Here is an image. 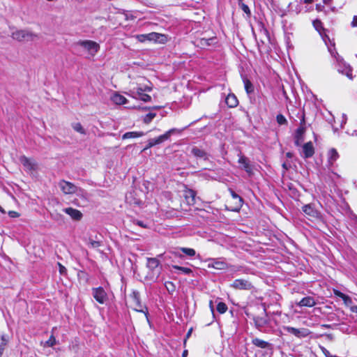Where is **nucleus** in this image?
<instances>
[{"mask_svg":"<svg viewBox=\"0 0 357 357\" xmlns=\"http://www.w3.org/2000/svg\"><path fill=\"white\" fill-rule=\"evenodd\" d=\"M152 88L142 89L130 87L127 94L135 99H139L143 102H147L151 100V97L149 95L144 93V92H150Z\"/></svg>","mask_w":357,"mask_h":357,"instance_id":"nucleus-1","label":"nucleus"},{"mask_svg":"<svg viewBox=\"0 0 357 357\" xmlns=\"http://www.w3.org/2000/svg\"><path fill=\"white\" fill-rule=\"evenodd\" d=\"M129 298L132 307L137 312H143L148 320V310L146 307L142 305L139 293L136 290H133L130 294Z\"/></svg>","mask_w":357,"mask_h":357,"instance_id":"nucleus-2","label":"nucleus"},{"mask_svg":"<svg viewBox=\"0 0 357 357\" xmlns=\"http://www.w3.org/2000/svg\"><path fill=\"white\" fill-rule=\"evenodd\" d=\"M77 45L92 56H95L100 48L98 43L90 40H80L77 43Z\"/></svg>","mask_w":357,"mask_h":357,"instance_id":"nucleus-3","label":"nucleus"},{"mask_svg":"<svg viewBox=\"0 0 357 357\" xmlns=\"http://www.w3.org/2000/svg\"><path fill=\"white\" fill-rule=\"evenodd\" d=\"M58 186L59 187L62 192L65 195L78 194V192L81 190L73 183L66 181L65 180H61L58 183Z\"/></svg>","mask_w":357,"mask_h":357,"instance_id":"nucleus-4","label":"nucleus"},{"mask_svg":"<svg viewBox=\"0 0 357 357\" xmlns=\"http://www.w3.org/2000/svg\"><path fill=\"white\" fill-rule=\"evenodd\" d=\"M12 37L13 39L23 41V40H33L36 36L26 30H17L12 33Z\"/></svg>","mask_w":357,"mask_h":357,"instance_id":"nucleus-5","label":"nucleus"},{"mask_svg":"<svg viewBox=\"0 0 357 357\" xmlns=\"http://www.w3.org/2000/svg\"><path fill=\"white\" fill-rule=\"evenodd\" d=\"M92 294L97 302L100 304L105 303L108 300V296L102 287L93 288Z\"/></svg>","mask_w":357,"mask_h":357,"instance_id":"nucleus-6","label":"nucleus"},{"mask_svg":"<svg viewBox=\"0 0 357 357\" xmlns=\"http://www.w3.org/2000/svg\"><path fill=\"white\" fill-rule=\"evenodd\" d=\"M231 287L236 289H244L249 290L252 288V285L250 282L247 280L243 279H236L235 280L232 284H231Z\"/></svg>","mask_w":357,"mask_h":357,"instance_id":"nucleus-7","label":"nucleus"},{"mask_svg":"<svg viewBox=\"0 0 357 357\" xmlns=\"http://www.w3.org/2000/svg\"><path fill=\"white\" fill-rule=\"evenodd\" d=\"M178 131V130L177 129L172 128V129H170L168 131H167L165 134L160 135L158 137L152 138L151 139L153 142L154 146L162 144L164 142L168 140L172 134H174Z\"/></svg>","mask_w":357,"mask_h":357,"instance_id":"nucleus-8","label":"nucleus"},{"mask_svg":"<svg viewBox=\"0 0 357 357\" xmlns=\"http://www.w3.org/2000/svg\"><path fill=\"white\" fill-rule=\"evenodd\" d=\"M337 70L339 73L345 75L349 79H353L352 68L349 64L344 62H340L338 63Z\"/></svg>","mask_w":357,"mask_h":357,"instance_id":"nucleus-9","label":"nucleus"},{"mask_svg":"<svg viewBox=\"0 0 357 357\" xmlns=\"http://www.w3.org/2000/svg\"><path fill=\"white\" fill-rule=\"evenodd\" d=\"M238 162L241 166V168L243 169L249 175L252 174V168L250 164L249 160L246 157L239 155Z\"/></svg>","mask_w":357,"mask_h":357,"instance_id":"nucleus-10","label":"nucleus"},{"mask_svg":"<svg viewBox=\"0 0 357 357\" xmlns=\"http://www.w3.org/2000/svg\"><path fill=\"white\" fill-rule=\"evenodd\" d=\"M303 211L308 216L319 219L321 218L320 213L314 209L311 204H306L303 206Z\"/></svg>","mask_w":357,"mask_h":357,"instance_id":"nucleus-11","label":"nucleus"},{"mask_svg":"<svg viewBox=\"0 0 357 357\" xmlns=\"http://www.w3.org/2000/svg\"><path fill=\"white\" fill-rule=\"evenodd\" d=\"M209 261L211 263L208 264V268H213L218 270H225L227 268V263L222 260L211 259Z\"/></svg>","mask_w":357,"mask_h":357,"instance_id":"nucleus-12","label":"nucleus"},{"mask_svg":"<svg viewBox=\"0 0 357 357\" xmlns=\"http://www.w3.org/2000/svg\"><path fill=\"white\" fill-rule=\"evenodd\" d=\"M20 161L28 170H34L37 167V165L33 160L26 158V156H21Z\"/></svg>","mask_w":357,"mask_h":357,"instance_id":"nucleus-13","label":"nucleus"},{"mask_svg":"<svg viewBox=\"0 0 357 357\" xmlns=\"http://www.w3.org/2000/svg\"><path fill=\"white\" fill-rule=\"evenodd\" d=\"M63 211L70 215L75 220H79L82 218V213L77 209L68 207L63 209Z\"/></svg>","mask_w":357,"mask_h":357,"instance_id":"nucleus-14","label":"nucleus"},{"mask_svg":"<svg viewBox=\"0 0 357 357\" xmlns=\"http://www.w3.org/2000/svg\"><path fill=\"white\" fill-rule=\"evenodd\" d=\"M191 153L197 158H202L204 160L208 159V154L203 149H201L197 146H194L191 149Z\"/></svg>","mask_w":357,"mask_h":357,"instance_id":"nucleus-15","label":"nucleus"},{"mask_svg":"<svg viewBox=\"0 0 357 357\" xmlns=\"http://www.w3.org/2000/svg\"><path fill=\"white\" fill-rule=\"evenodd\" d=\"M317 304L315 299L312 296H306L302 298L297 305L300 307H313Z\"/></svg>","mask_w":357,"mask_h":357,"instance_id":"nucleus-16","label":"nucleus"},{"mask_svg":"<svg viewBox=\"0 0 357 357\" xmlns=\"http://www.w3.org/2000/svg\"><path fill=\"white\" fill-rule=\"evenodd\" d=\"M184 197L189 205H194L195 204L196 193L191 189H187L184 191Z\"/></svg>","mask_w":357,"mask_h":357,"instance_id":"nucleus-17","label":"nucleus"},{"mask_svg":"<svg viewBox=\"0 0 357 357\" xmlns=\"http://www.w3.org/2000/svg\"><path fill=\"white\" fill-rule=\"evenodd\" d=\"M303 156L305 158H310L314 153V146L311 142L305 143L303 146Z\"/></svg>","mask_w":357,"mask_h":357,"instance_id":"nucleus-18","label":"nucleus"},{"mask_svg":"<svg viewBox=\"0 0 357 357\" xmlns=\"http://www.w3.org/2000/svg\"><path fill=\"white\" fill-rule=\"evenodd\" d=\"M137 40L140 42H144L145 40H156L159 38V34L156 33H151L149 34H141L136 36Z\"/></svg>","mask_w":357,"mask_h":357,"instance_id":"nucleus-19","label":"nucleus"},{"mask_svg":"<svg viewBox=\"0 0 357 357\" xmlns=\"http://www.w3.org/2000/svg\"><path fill=\"white\" fill-rule=\"evenodd\" d=\"M144 79L143 77L138 78L135 82L132 81L130 82V87L131 88H152L151 86L144 84Z\"/></svg>","mask_w":357,"mask_h":357,"instance_id":"nucleus-20","label":"nucleus"},{"mask_svg":"<svg viewBox=\"0 0 357 357\" xmlns=\"http://www.w3.org/2000/svg\"><path fill=\"white\" fill-rule=\"evenodd\" d=\"M111 99L116 105H124L128 102L126 98L118 93H114Z\"/></svg>","mask_w":357,"mask_h":357,"instance_id":"nucleus-21","label":"nucleus"},{"mask_svg":"<svg viewBox=\"0 0 357 357\" xmlns=\"http://www.w3.org/2000/svg\"><path fill=\"white\" fill-rule=\"evenodd\" d=\"M259 32H260V34L261 35V42L262 43H265L266 41H268L269 42L270 41V36H269V33L268 31V30L264 27V24L262 23H260L259 24Z\"/></svg>","mask_w":357,"mask_h":357,"instance_id":"nucleus-22","label":"nucleus"},{"mask_svg":"<svg viewBox=\"0 0 357 357\" xmlns=\"http://www.w3.org/2000/svg\"><path fill=\"white\" fill-rule=\"evenodd\" d=\"M225 102L229 107H235L238 103V100L234 94H229L226 97Z\"/></svg>","mask_w":357,"mask_h":357,"instance_id":"nucleus-23","label":"nucleus"},{"mask_svg":"<svg viewBox=\"0 0 357 357\" xmlns=\"http://www.w3.org/2000/svg\"><path fill=\"white\" fill-rule=\"evenodd\" d=\"M328 163L330 164V165H333L334 162H335L337 160V158H339V154H338L337 151H336V149H331L328 151Z\"/></svg>","mask_w":357,"mask_h":357,"instance_id":"nucleus-24","label":"nucleus"},{"mask_svg":"<svg viewBox=\"0 0 357 357\" xmlns=\"http://www.w3.org/2000/svg\"><path fill=\"white\" fill-rule=\"evenodd\" d=\"M144 135V133L143 132H137V131H132V132H127L125 134L123 135L122 139H130V138H137L140 137Z\"/></svg>","mask_w":357,"mask_h":357,"instance_id":"nucleus-25","label":"nucleus"},{"mask_svg":"<svg viewBox=\"0 0 357 357\" xmlns=\"http://www.w3.org/2000/svg\"><path fill=\"white\" fill-rule=\"evenodd\" d=\"M252 342L255 346L261 349H265L270 346L268 342L259 338H254Z\"/></svg>","mask_w":357,"mask_h":357,"instance_id":"nucleus-26","label":"nucleus"},{"mask_svg":"<svg viewBox=\"0 0 357 357\" xmlns=\"http://www.w3.org/2000/svg\"><path fill=\"white\" fill-rule=\"evenodd\" d=\"M147 267L153 271L160 265V261L156 258H148L147 259Z\"/></svg>","mask_w":357,"mask_h":357,"instance_id":"nucleus-27","label":"nucleus"},{"mask_svg":"<svg viewBox=\"0 0 357 357\" xmlns=\"http://www.w3.org/2000/svg\"><path fill=\"white\" fill-rule=\"evenodd\" d=\"M215 38H202L199 40V45H201L202 47H206L211 45H213L215 43Z\"/></svg>","mask_w":357,"mask_h":357,"instance_id":"nucleus-28","label":"nucleus"},{"mask_svg":"<svg viewBox=\"0 0 357 357\" xmlns=\"http://www.w3.org/2000/svg\"><path fill=\"white\" fill-rule=\"evenodd\" d=\"M243 83L246 93L248 94L252 93L254 91V87L252 82L249 79L245 78L243 79Z\"/></svg>","mask_w":357,"mask_h":357,"instance_id":"nucleus-29","label":"nucleus"},{"mask_svg":"<svg viewBox=\"0 0 357 357\" xmlns=\"http://www.w3.org/2000/svg\"><path fill=\"white\" fill-rule=\"evenodd\" d=\"M172 268L174 269L180 271L182 273H183L185 275H189L192 272V270L188 267H183V266H179L177 265H173Z\"/></svg>","mask_w":357,"mask_h":357,"instance_id":"nucleus-30","label":"nucleus"},{"mask_svg":"<svg viewBox=\"0 0 357 357\" xmlns=\"http://www.w3.org/2000/svg\"><path fill=\"white\" fill-rule=\"evenodd\" d=\"M72 127L76 132L82 135L86 134V130L83 128L80 123H73Z\"/></svg>","mask_w":357,"mask_h":357,"instance_id":"nucleus-31","label":"nucleus"},{"mask_svg":"<svg viewBox=\"0 0 357 357\" xmlns=\"http://www.w3.org/2000/svg\"><path fill=\"white\" fill-rule=\"evenodd\" d=\"M227 310V305L223 302H219L217 305V311L220 313L223 314L226 312Z\"/></svg>","mask_w":357,"mask_h":357,"instance_id":"nucleus-32","label":"nucleus"},{"mask_svg":"<svg viewBox=\"0 0 357 357\" xmlns=\"http://www.w3.org/2000/svg\"><path fill=\"white\" fill-rule=\"evenodd\" d=\"M313 26L314 29L320 33L321 34V31L324 30V27L322 26V22L319 20H316L313 21Z\"/></svg>","mask_w":357,"mask_h":357,"instance_id":"nucleus-33","label":"nucleus"},{"mask_svg":"<svg viewBox=\"0 0 357 357\" xmlns=\"http://www.w3.org/2000/svg\"><path fill=\"white\" fill-rule=\"evenodd\" d=\"M181 250L188 256L194 257L196 255V252L192 248H181Z\"/></svg>","mask_w":357,"mask_h":357,"instance_id":"nucleus-34","label":"nucleus"},{"mask_svg":"<svg viewBox=\"0 0 357 357\" xmlns=\"http://www.w3.org/2000/svg\"><path fill=\"white\" fill-rule=\"evenodd\" d=\"M284 329L287 331L288 333H290L291 334H294L296 336L300 335V331L296 328L290 327V326H286L284 328Z\"/></svg>","mask_w":357,"mask_h":357,"instance_id":"nucleus-35","label":"nucleus"},{"mask_svg":"<svg viewBox=\"0 0 357 357\" xmlns=\"http://www.w3.org/2000/svg\"><path fill=\"white\" fill-rule=\"evenodd\" d=\"M155 116H156L155 113H152V112L149 113L144 117V119H143L144 123L149 124L155 117Z\"/></svg>","mask_w":357,"mask_h":357,"instance_id":"nucleus-36","label":"nucleus"},{"mask_svg":"<svg viewBox=\"0 0 357 357\" xmlns=\"http://www.w3.org/2000/svg\"><path fill=\"white\" fill-rule=\"evenodd\" d=\"M56 344V338L54 337V335H51L49 340L45 342V347H53Z\"/></svg>","mask_w":357,"mask_h":357,"instance_id":"nucleus-37","label":"nucleus"},{"mask_svg":"<svg viewBox=\"0 0 357 357\" xmlns=\"http://www.w3.org/2000/svg\"><path fill=\"white\" fill-rule=\"evenodd\" d=\"M165 286L169 293L172 294L173 292H174L176 288L174 284L172 282H165Z\"/></svg>","mask_w":357,"mask_h":357,"instance_id":"nucleus-38","label":"nucleus"},{"mask_svg":"<svg viewBox=\"0 0 357 357\" xmlns=\"http://www.w3.org/2000/svg\"><path fill=\"white\" fill-rule=\"evenodd\" d=\"M276 120L279 125H284L287 122L286 118L282 114H278Z\"/></svg>","mask_w":357,"mask_h":357,"instance_id":"nucleus-39","label":"nucleus"},{"mask_svg":"<svg viewBox=\"0 0 357 357\" xmlns=\"http://www.w3.org/2000/svg\"><path fill=\"white\" fill-rule=\"evenodd\" d=\"M305 128L303 126H301L296 130V137L297 138V141H298L300 137L302 136V135L304 133ZM296 144H298V142H296Z\"/></svg>","mask_w":357,"mask_h":357,"instance_id":"nucleus-40","label":"nucleus"},{"mask_svg":"<svg viewBox=\"0 0 357 357\" xmlns=\"http://www.w3.org/2000/svg\"><path fill=\"white\" fill-rule=\"evenodd\" d=\"M255 321L258 328L263 327L266 324V320L262 318H256Z\"/></svg>","mask_w":357,"mask_h":357,"instance_id":"nucleus-41","label":"nucleus"},{"mask_svg":"<svg viewBox=\"0 0 357 357\" xmlns=\"http://www.w3.org/2000/svg\"><path fill=\"white\" fill-rule=\"evenodd\" d=\"M316 10L318 12H324L326 15L328 14V10H326V9H325L324 6L320 3L316 5Z\"/></svg>","mask_w":357,"mask_h":357,"instance_id":"nucleus-42","label":"nucleus"},{"mask_svg":"<svg viewBox=\"0 0 357 357\" xmlns=\"http://www.w3.org/2000/svg\"><path fill=\"white\" fill-rule=\"evenodd\" d=\"M342 300H343V301H344V303L346 305H347V306L351 305V303H352V300H351V298L349 296H347V295H346V294H345V295L344 296V297L342 298Z\"/></svg>","mask_w":357,"mask_h":357,"instance_id":"nucleus-43","label":"nucleus"},{"mask_svg":"<svg viewBox=\"0 0 357 357\" xmlns=\"http://www.w3.org/2000/svg\"><path fill=\"white\" fill-rule=\"evenodd\" d=\"M241 9L243 10V11L245 13H246L248 15H250V10L249 7L247 5H245L244 3H241Z\"/></svg>","mask_w":357,"mask_h":357,"instance_id":"nucleus-44","label":"nucleus"},{"mask_svg":"<svg viewBox=\"0 0 357 357\" xmlns=\"http://www.w3.org/2000/svg\"><path fill=\"white\" fill-rule=\"evenodd\" d=\"M89 244L92 247V248H98L100 245V243L99 241H93V240H90L89 241Z\"/></svg>","mask_w":357,"mask_h":357,"instance_id":"nucleus-45","label":"nucleus"},{"mask_svg":"<svg viewBox=\"0 0 357 357\" xmlns=\"http://www.w3.org/2000/svg\"><path fill=\"white\" fill-rule=\"evenodd\" d=\"M58 266H59V273L61 274V275H64L66 273V268L65 266H63L60 263H58Z\"/></svg>","mask_w":357,"mask_h":357,"instance_id":"nucleus-46","label":"nucleus"},{"mask_svg":"<svg viewBox=\"0 0 357 357\" xmlns=\"http://www.w3.org/2000/svg\"><path fill=\"white\" fill-rule=\"evenodd\" d=\"M8 215L10 218H17L20 216V214L17 211H10L8 212Z\"/></svg>","mask_w":357,"mask_h":357,"instance_id":"nucleus-47","label":"nucleus"},{"mask_svg":"<svg viewBox=\"0 0 357 357\" xmlns=\"http://www.w3.org/2000/svg\"><path fill=\"white\" fill-rule=\"evenodd\" d=\"M333 293L335 296L341 298L342 299L344 297V296L345 295L344 294L342 293L341 291H340L339 290H337V289H333Z\"/></svg>","mask_w":357,"mask_h":357,"instance_id":"nucleus-48","label":"nucleus"},{"mask_svg":"<svg viewBox=\"0 0 357 357\" xmlns=\"http://www.w3.org/2000/svg\"><path fill=\"white\" fill-rule=\"evenodd\" d=\"M154 146L153 142L151 139H149L147 142L146 146L144 149V150H146L148 149H150L151 147Z\"/></svg>","mask_w":357,"mask_h":357,"instance_id":"nucleus-49","label":"nucleus"},{"mask_svg":"<svg viewBox=\"0 0 357 357\" xmlns=\"http://www.w3.org/2000/svg\"><path fill=\"white\" fill-rule=\"evenodd\" d=\"M0 341H3V344L6 345L8 342V338H7L6 335H1L0 337Z\"/></svg>","mask_w":357,"mask_h":357,"instance_id":"nucleus-50","label":"nucleus"},{"mask_svg":"<svg viewBox=\"0 0 357 357\" xmlns=\"http://www.w3.org/2000/svg\"><path fill=\"white\" fill-rule=\"evenodd\" d=\"M351 25L352 27H356L357 26V15H354L353 17V20L351 23Z\"/></svg>","mask_w":357,"mask_h":357,"instance_id":"nucleus-51","label":"nucleus"},{"mask_svg":"<svg viewBox=\"0 0 357 357\" xmlns=\"http://www.w3.org/2000/svg\"><path fill=\"white\" fill-rule=\"evenodd\" d=\"M231 195L234 199H238L239 202H242V199L238 195H236L235 192H232Z\"/></svg>","mask_w":357,"mask_h":357,"instance_id":"nucleus-52","label":"nucleus"},{"mask_svg":"<svg viewBox=\"0 0 357 357\" xmlns=\"http://www.w3.org/2000/svg\"><path fill=\"white\" fill-rule=\"evenodd\" d=\"M347 120V118L346 114H342V123H341V127H342L343 124L346 123Z\"/></svg>","mask_w":357,"mask_h":357,"instance_id":"nucleus-53","label":"nucleus"},{"mask_svg":"<svg viewBox=\"0 0 357 357\" xmlns=\"http://www.w3.org/2000/svg\"><path fill=\"white\" fill-rule=\"evenodd\" d=\"M161 107H162L161 106H154V107H143V108H142V109H144V110H146V109H160Z\"/></svg>","mask_w":357,"mask_h":357,"instance_id":"nucleus-54","label":"nucleus"},{"mask_svg":"<svg viewBox=\"0 0 357 357\" xmlns=\"http://www.w3.org/2000/svg\"><path fill=\"white\" fill-rule=\"evenodd\" d=\"M350 310L352 312L357 314V305L351 306Z\"/></svg>","mask_w":357,"mask_h":357,"instance_id":"nucleus-55","label":"nucleus"},{"mask_svg":"<svg viewBox=\"0 0 357 357\" xmlns=\"http://www.w3.org/2000/svg\"><path fill=\"white\" fill-rule=\"evenodd\" d=\"M326 10H328V13L331 11L332 13H336L337 12V8L335 7V6H332V7H330L328 9H327Z\"/></svg>","mask_w":357,"mask_h":357,"instance_id":"nucleus-56","label":"nucleus"},{"mask_svg":"<svg viewBox=\"0 0 357 357\" xmlns=\"http://www.w3.org/2000/svg\"><path fill=\"white\" fill-rule=\"evenodd\" d=\"M209 307H210V309H211V312H214V307H213V301H210V302H209Z\"/></svg>","mask_w":357,"mask_h":357,"instance_id":"nucleus-57","label":"nucleus"},{"mask_svg":"<svg viewBox=\"0 0 357 357\" xmlns=\"http://www.w3.org/2000/svg\"><path fill=\"white\" fill-rule=\"evenodd\" d=\"M4 346L5 345L3 344V341H0V355L2 354Z\"/></svg>","mask_w":357,"mask_h":357,"instance_id":"nucleus-58","label":"nucleus"},{"mask_svg":"<svg viewBox=\"0 0 357 357\" xmlns=\"http://www.w3.org/2000/svg\"><path fill=\"white\" fill-rule=\"evenodd\" d=\"M332 0H323V3L326 5H329Z\"/></svg>","mask_w":357,"mask_h":357,"instance_id":"nucleus-59","label":"nucleus"},{"mask_svg":"<svg viewBox=\"0 0 357 357\" xmlns=\"http://www.w3.org/2000/svg\"><path fill=\"white\" fill-rule=\"evenodd\" d=\"M137 224L138 225H139L140 227H145V226L144 225L143 222H141V221H137Z\"/></svg>","mask_w":357,"mask_h":357,"instance_id":"nucleus-60","label":"nucleus"},{"mask_svg":"<svg viewBox=\"0 0 357 357\" xmlns=\"http://www.w3.org/2000/svg\"><path fill=\"white\" fill-rule=\"evenodd\" d=\"M305 3H310L313 0H302Z\"/></svg>","mask_w":357,"mask_h":357,"instance_id":"nucleus-61","label":"nucleus"},{"mask_svg":"<svg viewBox=\"0 0 357 357\" xmlns=\"http://www.w3.org/2000/svg\"><path fill=\"white\" fill-rule=\"evenodd\" d=\"M187 355H188V351L185 350V351H184L183 352L182 356H183V357H186V356H187Z\"/></svg>","mask_w":357,"mask_h":357,"instance_id":"nucleus-62","label":"nucleus"},{"mask_svg":"<svg viewBox=\"0 0 357 357\" xmlns=\"http://www.w3.org/2000/svg\"><path fill=\"white\" fill-rule=\"evenodd\" d=\"M0 211L2 213H5L6 211L3 210V208L0 206Z\"/></svg>","mask_w":357,"mask_h":357,"instance_id":"nucleus-63","label":"nucleus"},{"mask_svg":"<svg viewBox=\"0 0 357 357\" xmlns=\"http://www.w3.org/2000/svg\"><path fill=\"white\" fill-rule=\"evenodd\" d=\"M190 333H191V330L188 331V335H187V337H189V335H190Z\"/></svg>","mask_w":357,"mask_h":357,"instance_id":"nucleus-64","label":"nucleus"}]
</instances>
